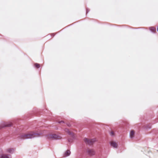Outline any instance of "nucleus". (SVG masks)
I'll return each mask as SVG.
<instances>
[{"label": "nucleus", "mask_w": 158, "mask_h": 158, "mask_svg": "<svg viewBox=\"0 0 158 158\" xmlns=\"http://www.w3.org/2000/svg\"><path fill=\"white\" fill-rule=\"evenodd\" d=\"M94 139H89L87 138H85L84 139V141L87 144L89 145H92L93 143L94 142Z\"/></svg>", "instance_id": "4"}, {"label": "nucleus", "mask_w": 158, "mask_h": 158, "mask_svg": "<svg viewBox=\"0 0 158 158\" xmlns=\"http://www.w3.org/2000/svg\"><path fill=\"white\" fill-rule=\"evenodd\" d=\"M47 137L50 139H60L61 138L60 136H58L56 134L49 133L47 135Z\"/></svg>", "instance_id": "2"}, {"label": "nucleus", "mask_w": 158, "mask_h": 158, "mask_svg": "<svg viewBox=\"0 0 158 158\" xmlns=\"http://www.w3.org/2000/svg\"><path fill=\"white\" fill-rule=\"evenodd\" d=\"M71 152L69 150H67L64 153V156H67L69 155Z\"/></svg>", "instance_id": "9"}, {"label": "nucleus", "mask_w": 158, "mask_h": 158, "mask_svg": "<svg viewBox=\"0 0 158 158\" xmlns=\"http://www.w3.org/2000/svg\"><path fill=\"white\" fill-rule=\"evenodd\" d=\"M87 152L89 156H94L95 154V152L92 149H88L87 150Z\"/></svg>", "instance_id": "3"}, {"label": "nucleus", "mask_w": 158, "mask_h": 158, "mask_svg": "<svg viewBox=\"0 0 158 158\" xmlns=\"http://www.w3.org/2000/svg\"><path fill=\"white\" fill-rule=\"evenodd\" d=\"M35 66L36 68H38L40 67V65L38 64L35 63Z\"/></svg>", "instance_id": "12"}, {"label": "nucleus", "mask_w": 158, "mask_h": 158, "mask_svg": "<svg viewBox=\"0 0 158 158\" xmlns=\"http://www.w3.org/2000/svg\"><path fill=\"white\" fill-rule=\"evenodd\" d=\"M65 131L67 132L69 134L71 135V132L68 129H66Z\"/></svg>", "instance_id": "13"}, {"label": "nucleus", "mask_w": 158, "mask_h": 158, "mask_svg": "<svg viewBox=\"0 0 158 158\" xmlns=\"http://www.w3.org/2000/svg\"><path fill=\"white\" fill-rule=\"evenodd\" d=\"M0 158H11V156L6 154H0Z\"/></svg>", "instance_id": "5"}, {"label": "nucleus", "mask_w": 158, "mask_h": 158, "mask_svg": "<svg viewBox=\"0 0 158 158\" xmlns=\"http://www.w3.org/2000/svg\"><path fill=\"white\" fill-rule=\"evenodd\" d=\"M6 151L9 153H12L14 151V150L12 148H9L6 150Z\"/></svg>", "instance_id": "10"}, {"label": "nucleus", "mask_w": 158, "mask_h": 158, "mask_svg": "<svg viewBox=\"0 0 158 158\" xmlns=\"http://www.w3.org/2000/svg\"><path fill=\"white\" fill-rule=\"evenodd\" d=\"M64 123V122L63 121H61V122H60V123Z\"/></svg>", "instance_id": "15"}, {"label": "nucleus", "mask_w": 158, "mask_h": 158, "mask_svg": "<svg viewBox=\"0 0 158 158\" xmlns=\"http://www.w3.org/2000/svg\"><path fill=\"white\" fill-rule=\"evenodd\" d=\"M12 125V123L10 122H9L6 123L3 126V127H10Z\"/></svg>", "instance_id": "8"}, {"label": "nucleus", "mask_w": 158, "mask_h": 158, "mask_svg": "<svg viewBox=\"0 0 158 158\" xmlns=\"http://www.w3.org/2000/svg\"><path fill=\"white\" fill-rule=\"evenodd\" d=\"M69 141L70 142V141L69 140Z\"/></svg>", "instance_id": "16"}, {"label": "nucleus", "mask_w": 158, "mask_h": 158, "mask_svg": "<svg viewBox=\"0 0 158 158\" xmlns=\"http://www.w3.org/2000/svg\"><path fill=\"white\" fill-rule=\"evenodd\" d=\"M150 29L151 31L153 32H155L156 31V28L154 27H150Z\"/></svg>", "instance_id": "11"}, {"label": "nucleus", "mask_w": 158, "mask_h": 158, "mask_svg": "<svg viewBox=\"0 0 158 158\" xmlns=\"http://www.w3.org/2000/svg\"><path fill=\"white\" fill-rule=\"evenodd\" d=\"M135 135V131L133 130H131L130 134V137L131 138H132L134 137Z\"/></svg>", "instance_id": "7"}, {"label": "nucleus", "mask_w": 158, "mask_h": 158, "mask_svg": "<svg viewBox=\"0 0 158 158\" xmlns=\"http://www.w3.org/2000/svg\"><path fill=\"white\" fill-rule=\"evenodd\" d=\"M111 146L114 148H117L118 147V144L117 143L114 141H112L110 142Z\"/></svg>", "instance_id": "6"}, {"label": "nucleus", "mask_w": 158, "mask_h": 158, "mask_svg": "<svg viewBox=\"0 0 158 158\" xmlns=\"http://www.w3.org/2000/svg\"><path fill=\"white\" fill-rule=\"evenodd\" d=\"M110 134L111 135H114V132L113 131H111L110 133Z\"/></svg>", "instance_id": "14"}, {"label": "nucleus", "mask_w": 158, "mask_h": 158, "mask_svg": "<svg viewBox=\"0 0 158 158\" xmlns=\"http://www.w3.org/2000/svg\"><path fill=\"white\" fill-rule=\"evenodd\" d=\"M36 135H38V134H35L33 132H31L30 133L25 134L22 135V138L23 139L31 138L37 136Z\"/></svg>", "instance_id": "1"}]
</instances>
